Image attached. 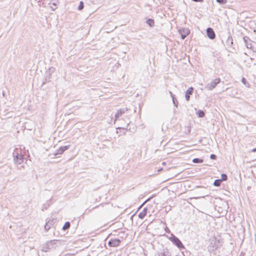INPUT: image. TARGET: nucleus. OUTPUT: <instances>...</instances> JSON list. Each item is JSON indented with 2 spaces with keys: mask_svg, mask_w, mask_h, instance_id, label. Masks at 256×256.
<instances>
[{
  "mask_svg": "<svg viewBox=\"0 0 256 256\" xmlns=\"http://www.w3.org/2000/svg\"><path fill=\"white\" fill-rule=\"evenodd\" d=\"M14 162L16 164H20L24 162V156L22 154L20 148H16L12 153Z\"/></svg>",
  "mask_w": 256,
  "mask_h": 256,
  "instance_id": "f257e3e1",
  "label": "nucleus"
},
{
  "mask_svg": "<svg viewBox=\"0 0 256 256\" xmlns=\"http://www.w3.org/2000/svg\"><path fill=\"white\" fill-rule=\"evenodd\" d=\"M57 240H52L44 244L42 246V252H47L50 250L56 249L57 247Z\"/></svg>",
  "mask_w": 256,
  "mask_h": 256,
  "instance_id": "f03ea898",
  "label": "nucleus"
},
{
  "mask_svg": "<svg viewBox=\"0 0 256 256\" xmlns=\"http://www.w3.org/2000/svg\"><path fill=\"white\" fill-rule=\"evenodd\" d=\"M170 240L172 242L180 249L184 248V246L181 241L174 234H171V236L169 238Z\"/></svg>",
  "mask_w": 256,
  "mask_h": 256,
  "instance_id": "7ed1b4c3",
  "label": "nucleus"
},
{
  "mask_svg": "<svg viewBox=\"0 0 256 256\" xmlns=\"http://www.w3.org/2000/svg\"><path fill=\"white\" fill-rule=\"evenodd\" d=\"M220 82V78H216L210 83L208 84L206 88L208 90H212Z\"/></svg>",
  "mask_w": 256,
  "mask_h": 256,
  "instance_id": "20e7f679",
  "label": "nucleus"
},
{
  "mask_svg": "<svg viewBox=\"0 0 256 256\" xmlns=\"http://www.w3.org/2000/svg\"><path fill=\"white\" fill-rule=\"evenodd\" d=\"M219 242V240L215 239L214 243L211 242L210 245L208 246L209 251L210 252H212L217 250L219 247L218 244Z\"/></svg>",
  "mask_w": 256,
  "mask_h": 256,
  "instance_id": "39448f33",
  "label": "nucleus"
},
{
  "mask_svg": "<svg viewBox=\"0 0 256 256\" xmlns=\"http://www.w3.org/2000/svg\"><path fill=\"white\" fill-rule=\"evenodd\" d=\"M56 222V219L55 218L50 220L48 222H47L44 226L45 230L46 232L48 231Z\"/></svg>",
  "mask_w": 256,
  "mask_h": 256,
  "instance_id": "423d86ee",
  "label": "nucleus"
},
{
  "mask_svg": "<svg viewBox=\"0 0 256 256\" xmlns=\"http://www.w3.org/2000/svg\"><path fill=\"white\" fill-rule=\"evenodd\" d=\"M206 34L208 36L211 40H214L216 38L215 33L213 29L211 28H207Z\"/></svg>",
  "mask_w": 256,
  "mask_h": 256,
  "instance_id": "0eeeda50",
  "label": "nucleus"
},
{
  "mask_svg": "<svg viewBox=\"0 0 256 256\" xmlns=\"http://www.w3.org/2000/svg\"><path fill=\"white\" fill-rule=\"evenodd\" d=\"M120 242L119 239H111L108 242L109 246L116 247L118 246Z\"/></svg>",
  "mask_w": 256,
  "mask_h": 256,
  "instance_id": "6e6552de",
  "label": "nucleus"
},
{
  "mask_svg": "<svg viewBox=\"0 0 256 256\" xmlns=\"http://www.w3.org/2000/svg\"><path fill=\"white\" fill-rule=\"evenodd\" d=\"M179 32L181 35L182 38L184 40L190 34V30L188 29H180Z\"/></svg>",
  "mask_w": 256,
  "mask_h": 256,
  "instance_id": "1a4fd4ad",
  "label": "nucleus"
},
{
  "mask_svg": "<svg viewBox=\"0 0 256 256\" xmlns=\"http://www.w3.org/2000/svg\"><path fill=\"white\" fill-rule=\"evenodd\" d=\"M194 92V88L192 87L189 88L186 92L185 98L187 101H189L190 99V95H192Z\"/></svg>",
  "mask_w": 256,
  "mask_h": 256,
  "instance_id": "9d476101",
  "label": "nucleus"
},
{
  "mask_svg": "<svg viewBox=\"0 0 256 256\" xmlns=\"http://www.w3.org/2000/svg\"><path fill=\"white\" fill-rule=\"evenodd\" d=\"M70 147V146H61L58 149L56 152V153L54 154L55 156L58 155V154H63V152L66 151V150H68Z\"/></svg>",
  "mask_w": 256,
  "mask_h": 256,
  "instance_id": "9b49d317",
  "label": "nucleus"
},
{
  "mask_svg": "<svg viewBox=\"0 0 256 256\" xmlns=\"http://www.w3.org/2000/svg\"><path fill=\"white\" fill-rule=\"evenodd\" d=\"M243 39L246 47L248 48H252V44H251V40L250 38L248 36H244Z\"/></svg>",
  "mask_w": 256,
  "mask_h": 256,
  "instance_id": "f8f14e48",
  "label": "nucleus"
},
{
  "mask_svg": "<svg viewBox=\"0 0 256 256\" xmlns=\"http://www.w3.org/2000/svg\"><path fill=\"white\" fill-rule=\"evenodd\" d=\"M125 112L124 109H120L117 111V112L116 114L114 116H115V120L114 122H116V120L120 117L123 114H124Z\"/></svg>",
  "mask_w": 256,
  "mask_h": 256,
  "instance_id": "ddd939ff",
  "label": "nucleus"
},
{
  "mask_svg": "<svg viewBox=\"0 0 256 256\" xmlns=\"http://www.w3.org/2000/svg\"><path fill=\"white\" fill-rule=\"evenodd\" d=\"M148 208H145L143 209L142 212H140L138 214V218L140 219H143L146 216L147 213Z\"/></svg>",
  "mask_w": 256,
  "mask_h": 256,
  "instance_id": "4468645a",
  "label": "nucleus"
},
{
  "mask_svg": "<svg viewBox=\"0 0 256 256\" xmlns=\"http://www.w3.org/2000/svg\"><path fill=\"white\" fill-rule=\"evenodd\" d=\"M232 44V38L230 36H229L226 40V44L228 46H231Z\"/></svg>",
  "mask_w": 256,
  "mask_h": 256,
  "instance_id": "2eb2a0df",
  "label": "nucleus"
},
{
  "mask_svg": "<svg viewBox=\"0 0 256 256\" xmlns=\"http://www.w3.org/2000/svg\"><path fill=\"white\" fill-rule=\"evenodd\" d=\"M158 256H170V254L168 250H166L163 252H158Z\"/></svg>",
  "mask_w": 256,
  "mask_h": 256,
  "instance_id": "dca6fc26",
  "label": "nucleus"
},
{
  "mask_svg": "<svg viewBox=\"0 0 256 256\" xmlns=\"http://www.w3.org/2000/svg\"><path fill=\"white\" fill-rule=\"evenodd\" d=\"M146 23L150 26H154V20L152 18H148L146 20Z\"/></svg>",
  "mask_w": 256,
  "mask_h": 256,
  "instance_id": "f3484780",
  "label": "nucleus"
},
{
  "mask_svg": "<svg viewBox=\"0 0 256 256\" xmlns=\"http://www.w3.org/2000/svg\"><path fill=\"white\" fill-rule=\"evenodd\" d=\"M70 224L69 222H65L64 226L62 227V230H66L70 228Z\"/></svg>",
  "mask_w": 256,
  "mask_h": 256,
  "instance_id": "a211bd4d",
  "label": "nucleus"
},
{
  "mask_svg": "<svg viewBox=\"0 0 256 256\" xmlns=\"http://www.w3.org/2000/svg\"><path fill=\"white\" fill-rule=\"evenodd\" d=\"M204 160L199 158H194L192 160V162L196 164L202 163Z\"/></svg>",
  "mask_w": 256,
  "mask_h": 256,
  "instance_id": "6ab92c4d",
  "label": "nucleus"
},
{
  "mask_svg": "<svg viewBox=\"0 0 256 256\" xmlns=\"http://www.w3.org/2000/svg\"><path fill=\"white\" fill-rule=\"evenodd\" d=\"M222 180L220 179L216 180L214 181V185L216 186H218L220 185Z\"/></svg>",
  "mask_w": 256,
  "mask_h": 256,
  "instance_id": "aec40b11",
  "label": "nucleus"
},
{
  "mask_svg": "<svg viewBox=\"0 0 256 256\" xmlns=\"http://www.w3.org/2000/svg\"><path fill=\"white\" fill-rule=\"evenodd\" d=\"M197 114L200 118H203L204 116V112L202 110H198Z\"/></svg>",
  "mask_w": 256,
  "mask_h": 256,
  "instance_id": "412c9836",
  "label": "nucleus"
},
{
  "mask_svg": "<svg viewBox=\"0 0 256 256\" xmlns=\"http://www.w3.org/2000/svg\"><path fill=\"white\" fill-rule=\"evenodd\" d=\"M54 68L52 67L48 69V70L46 72V74H48L49 76L51 75L52 73L54 72Z\"/></svg>",
  "mask_w": 256,
  "mask_h": 256,
  "instance_id": "4be33fe9",
  "label": "nucleus"
},
{
  "mask_svg": "<svg viewBox=\"0 0 256 256\" xmlns=\"http://www.w3.org/2000/svg\"><path fill=\"white\" fill-rule=\"evenodd\" d=\"M242 82L243 84H244L246 87L249 88L250 87V84L246 80L243 78L242 80Z\"/></svg>",
  "mask_w": 256,
  "mask_h": 256,
  "instance_id": "5701e85b",
  "label": "nucleus"
},
{
  "mask_svg": "<svg viewBox=\"0 0 256 256\" xmlns=\"http://www.w3.org/2000/svg\"><path fill=\"white\" fill-rule=\"evenodd\" d=\"M228 178V176L226 174H222L221 175V179H220L222 181L226 180Z\"/></svg>",
  "mask_w": 256,
  "mask_h": 256,
  "instance_id": "b1692460",
  "label": "nucleus"
},
{
  "mask_svg": "<svg viewBox=\"0 0 256 256\" xmlns=\"http://www.w3.org/2000/svg\"><path fill=\"white\" fill-rule=\"evenodd\" d=\"M84 8V2H80V4L78 6V10H82Z\"/></svg>",
  "mask_w": 256,
  "mask_h": 256,
  "instance_id": "393cba45",
  "label": "nucleus"
},
{
  "mask_svg": "<svg viewBox=\"0 0 256 256\" xmlns=\"http://www.w3.org/2000/svg\"><path fill=\"white\" fill-rule=\"evenodd\" d=\"M216 2L220 4H224L227 2V0H216Z\"/></svg>",
  "mask_w": 256,
  "mask_h": 256,
  "instance_id": "a878e982",
  "label": "nucleus"
},
{
  "mask_svg": "<svg viewBox=\"0 0 256 256\" xmlns=\"http://www.w3.org/2000/svg\"><path fill=\"white\" fill-rule=\"evenodd\" d=\"M172 102H173V104H174V105L176 106V107H178V101L176 100V98H173V99H172Z\"/></svg>",
  "mask_w": 256,
  "mask_h": 256,
  "instance_id": "bb28decb",
  "label": "nucleus"
},
{
  "mask_svg": "<svg viewBox=\"0 0 256 256\" xmlns=\"http://www.w3.org/2000/svg\"><path fill=\"white\" fill-rule=\"evenodd\" d=\"M210 158L212 160H216V156L214 154H211L210 156Z\"/></svg>",
  "mask_w": 256,
  "mask_h": 256,
  "instance_id": "cd10ccee",
  "label": "nucleus"
},
{
  "mask_svg": "<svg viewBox=\"0 0 256 256\" xmlns=\"http://www.w3.org/2000/svg\"><path fill=\"white\" fill-rule=\"evenodd\" d=\"M170 96L172 97V99L174 98H175V96L174 95L172 94V92L170 91Z\"/></svg>",
  "mask_w": 256,
  "mask_h": 256,
  "instance_id": "c85d7f7f",
  "label": "nucleus"
},
{
  "mask_svg": "<svg viewBox=\"0 0 256 256\" xmlns=\"http://www.w3.org/2000/svg\"><path fill=\"white\" fill-rule=\"evenodd\" d=\"M194 2H202L204 0H192Z\"/></svg>",
  "mask_w": 256,
  "mask_h": 256,
  "instance_id": "c756f323",
  "label": "nucleus"
},
{
  "mask_svg": "<svg viewBox=\"0 0 256 256\" xmlns=\"http://www.w3.org/2000/svg\"><path fill=\"white\" fill-rule=\"evenodd\" d=\"M150 200V198H148L142 204V205L140 206V207H142L146 202H147L148 201Z\"/></svg>",
  "mask_w": 256,
  "mask_h": 256,
  "instance_id": "7c9ffc66",
  "label": "nucleus"
},
{
  "mask_svg": "<svg viewBox=\"0 0 256 256\" xmlns=\"http://www.w3.org/2000/svg\"><path fill=\"white\" fill-rule=\"evenodd\" d=\"M252 152H256V148L252 149Z\"/></svg>",
  "mask_w": 256,
  "mask_h": 256,
  "instance_id": "2f4dec72",
  "label": "nucleus"
},
{
  "mask_svg": "<svg viewBox=\"0 0 256 256\" xmlns=\"http://www.w3.org/2000/svg\"><path fill=\"white\" fill-rule=\"evenodd\" d=\"M162 170V168H160L159 170H158V172H160L161 170Z\"/></svg>",
  "mask_w": 256,
  "mask_h": 256,
  "instance_id": "473e14b6",
  "label": "nucleus"
}]
</instances>
